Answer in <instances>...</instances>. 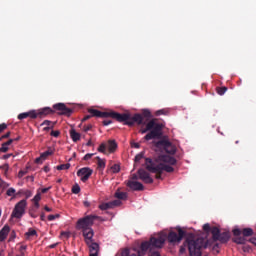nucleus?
<instances>
[{"label":"nucleus","mask_w":256,"mask_h":256,"mask_svg":"<svg viewBox=\"0 0 256 256\" xmlns=\"http://www.w3.org/2000/svg\"><path fill=\"white\" fill-rule=\"evenodd\" d=\"M147 131L150 132L147 133ZM140 133H142V135H145V133H147L144 137L145 141H151V139H159V137L163 135V124H159L155 122V120H150L146 124L145 128L142 127L140 129Z\"/></svg>","instance_id":"1"},{"label":"nucleus","mask_w":256,"mask_h":256,"mask_svg":"<svg viewBox=\"0 0 256 256\" xmlns=\"http://www.w3.org/2000/svg\"><path fill=\"white\" fill-rule=\"evenodd\" d=\"M97 219V216L94 215H88L84 218H81L77 221V229L82 231V235L84 238L87 237V239H91L93 235H95V232L93 231V223Z\"/></svg>","instance_id":"2"},{"label":"nucleus","mask_w":256,"mask_h":256,"mask_svg":"<svg viewBox=\"0 0 256 256\" xmlns=\"http://www.w3.org/2000/svg\"><path fill=\"white\" fill-rule=\"evenodd\" d=\"M55 111H59V115H65L66 117H71L73 115V109L68 108L64 103H57L53 105V109L51 107H44L38 111L37 117H43L47 115H53Z\"/></svg>","instance_id":"3"},{"label":"nucleus","mask_w":256,"mask_h":256,"mask_svg":"<svg viewBox=\"0 0 256 256\" xmlns=\"http://www.w3.org/2000/svg\"><path fill=\"white\" fill-rule=\"evenodd\" d=\"M122 115H128L129 119L124 120V125H128V127H133V125H147V121L153 117L151 115V111L144 109L142 114L136 113L131 116L130 113H123Z\"/></svg>","instance_id":"4"},{"label":"nucleus","mask_w":256,"mask_h":256,"mask_svg":"<svg viewBox=\"0 0 256 256\" xmlns=\"http://www.w3.org/2000/svg\"><path fill=\"white\" fill-rule=\"evenodd\" d=\"M88 113L90 114V117H100L102 119H107L110 117L111 119H115L116 121H118V123H123L124 121H127V119H129L128 114H121L113 110H110L108 112H101L97 109L91 108L88 109Z\"/></svg>","instance_id":"5"},{"label":"nucleus","mask_w":256,"mask_h":256,"mask_svg":"<svg viewBox=\"0 0 256 256\" xmlns=\"http://www.w3.org/2000/svg\"><path fill=\"white\" fill-rule=\"evenodd\" d=\"M145 167L149 171V173H161V171H166V173H173V171H175V168H173V166L159 163V161H157L156 159L153 160L151 158L145 159Z\"/></svg>","instance_id":"6"},{"label":"nucleus","mask_w":256,"mask_h":256,"mask_svg":"<svg viewBox=\"0 0 256 256\" xmlns=\"http://www.w3.org/2000/svg\"><path fill=\"white\" fill-rule=\"evenodd\" d=\"M186 244L188 247L190 256H202L201 249L205 245V240L203 238L193 239V237L186 239Z\"/></svg>","instance_id":"7"},{"label":"nucleus","mask_w":256,"mask_h":256,"mask_svg":"<svg viewBox=\"0 0 256 256\" xmlns=\"http://www.w3.org/2000/svg\"><path fill=\"white\" fill-rule=\"evenodd\" d=\"M232 233L234 235V243H237V245H245V243H247V239H245V237H252L253 229L244 228L241 230L239 228H236L232 231Z\"/></svg>","instance_id":"8"},{"label":"nucleus","mask_w":256,"mask_h":256,"mask_svg":"<svg viewBox=\"0 0 256 256\" xmlns=\"http://www.w3.org/2000/svg\"><path fill=\"white\" fill-rule=\"evenodd\" d=\"M25 209H27V200L23 199L15 205L11 219H21L25 215Z\"/></svg>","instance_id":"9"},{"label":"nucleus","mask_w":256,"mask_h":256,"mask_svg":"<svg viewBox=\"0 0 256 256\" xmlns=\"http://www.w3.org/2000/svg\"><path fill=\"white\" fill-rule=\"evenodd\" d=\"M178 234L175 231H170L167 236L169 243H179L185 237V231L181 228H177Z\"/></svg>","instance_id":"10"},{"label":"nucleus","mask_w":256,"mask_h":256,"mask_svg":"<svg viewBox=\"0 0 256 256\" xmlns=\"http://www.w3.org/2000/svg\"><path fill=\"white\" fill-rule=\"evenodd\" d=\"M156 145L157 147H163L168 155H175V153H177V147H175L169 140H159Z\"/></svg>","instance_id":"11"},{"label":"nucleus","mask_w":256,"mask_h":256,"mask_svg":"<svg viewBox=\"0 0 256 256\" xmlns=\"http://www.w3.org/2000/svg\"><path fill=\"white\" fill-rule=\"evenodd\" d=\"M86 245L89 247L90 255L89 256H99V244L93 241V237L89 239L84 238Z\"/></svg>","instance_id":"12"},{"label":"nucleus","mask_w":256,"mask_h":256,"mask_svg":"<svg viewBox=\"0 0 256 256\" xmlns=\"http://www.w3.org/2000/svg\"><path fill=\"white\" fill-rule=\"evenodd\" d=\"M91 175H93V169L89 167H84L77 171V176L80 177L83 183L89 181V177H91Z\"/></svg>","instance_id":"13"},{"label":"nucleus","mask_w":256,"mask_h":256,"mask_svg":"<svg viewBox=\"0 0 256 256\" xmlns=\"http://www.w3.org/2000/svg\"><path fill=\"white\" fill-rule=\"evenodd\" d=\"M137 174L140 181H143V183H146L147 185H151L153 183L151 174H149V172H147L145 169L143 168L138 169Z\"/></svg>","instance_id":"14"},{"label":"nucleus","mask_w":256,"mask_h":256,"mask_svg":"<svg viewBox=\"0 0 256 256\" xmlns=\"http://www.w3.org/2000/svg\"><path fill=\"white\" fill-rule=\"evenodd\" d=\"M126 185L132 191H143L145 189V186H143V184H141V182H137V181H133V180H128Z\"/></svg>","instance_id":"15"},{"label":"nucleus","mask_w":256,"mask_h":256,"mask_svg":"<svg viewBox=\"0 0 256 256\" xmlns=\"http://www.w3.org/2000/svg\"><path fill=\"white\" fill-rule=\"evenodd\" d=\"M27 117H30V119H37V110H31L29 112L20 113L18 115V119L20 121H23V119H27Z\"/></svg>","instance_id":"16"},{"label":"nucleus","mask_w":256,"mask_h":256,"mask_svg":"<svg viewBox=\"0 0 256 256\" xmlns=\"http://www.w3.org/2000/svg\"><path fill=\"white\" fill-rule=\"evenodd\" d=\"M160 161H162V163H167L168 165H177V159L169 155L160 156Z\"/></svg>","instance_id":"17"},{"label":"nucleus","mask_w":256,"mask_h":256,"mask_svg":"<svg viewBox=\"0 0 256 256\" xmlns=\"http://www.w3.org/2000/svg\"><path fill=\"white\" fill-rule=\"evenodd\" d=\"M9 231H11V228L9 227V225H5L0 230V241H5L7 239V235H9Z\"/></svg>","instance_id":"18"},{"label":"nucleus","mask_w":256,"mask_h":256,"mask_svg":"<svg viewBox=\"0 0 256 256\" xmlns=\"http://www.w3.org/2000/svg\"><path fill=\"white\" fill-rule=\"evenodd\" d=\"M70 137L74 143H77V141H81V134L77 132L75 129L70 130Z\"/></svg>","instance_id":"19"},{"label":"nucleus","mask_w":256,"mask_h":256,"mask_svg":"<svg viewBox=\"0 0 256 256\" xmlns=\"http://www.w3.org/2000/svg\"><path fill=\"white\" fill-rule=\"evenodd\" d=\"M229 239H230L229 232H223V233H220L217 241H220V243H227Z\"/></svg>","instance_id":"20"},{"label":"nucleus","mask_w":256,"mask_h":256,"mask_svg":"<svg viewBox=\"0 0 256 256\" xmlns=\"http://www.w3.org/2000/svg\"><path fill=\"white\" fill-rule=\"evenodd\" d=\"M210 231L212 234V239L214 241H217L219 239V235H221V230H219L216 226H214Z\"/></svg>","instance_id":"21"},{"label":"nucleus","mask_w":256,"mask_h":256,"mask_svg":"<svg viewBox=\"0 0 256 256\" xmlns=\"http://www.w3.org/2000/svg\"><path fill=\"white\" fill-rule=\"evenodd\" d=\"M108 150L109 153H115V151H117V142H115V140L108 141Z\"/></svg>","instance_id":"22"},{"label":"nucleus","mask_w":256,"mask_h":256,"mask_svg":"<svg viewBox=\"0 0 256 256\" xmlns=\"http://www.w3.org/2000/svg\"><path fill=\"white\" fill-rule=\"evenodd\" d=\"M96 160H97L98 169H100V171H103L106 165L105 159H101V157L97 156Z\"/></svg>","instance_id":"23"},{"label":"nucleus","mask_w":256,"mask_h":256,"mask_svg":"<svg viewBox=\"0 0 256 256\" xmlns=\"http://www.w3.org/2000/svg\"><path fill=\"white\" fill-rule=\"evenodd\" d=\"M99 209H101V211H107V209H113V204L111 202L102 203L99 205Z\"/></svg>","instance_id":"24"},{"label":"nucleus","mask_w":256,"mask_h":256,"mask_svg":"<svg viewBox=\"0 0 256 256\" xmlns=\"http://www.w3.org/2000/svg\"><path fill=\"white\" fill-rule=\"evenodd\" d=\"M6 195L7 197H12V199H15L17 197V190H15V188H9L6 191Z\"/></svg>","instance_id":"25"},{"label":"nucleus","mask_w":256,"mask_h":256,"mask_svg":"<svg viewBox=\"0 0 256 256\" xmlns=\"http://www.w3.org/2000/svg\"><path fill=\"white\" fill-rule=\"evenodd\" d=\"M115 197L116 199H121L122 201H125V199H127V192L116 191Z\"/></svg>","instance_id":"26"},{"label":"nucleus","mask_w":256,"mask_h":256,"mask_svg":"<svg viewBox=\"0 0 256 256\" xmlns=\"http://www.w3.org/2000/svg\"><path fill=\"white\" fill-rule=\"evenodd\" d=\"M70 168H71L70 163L61 164L56 167L57 171H67V169H70Z\"/></svg>","instance_id":"27"},{"label":"nucleus","mask_w":256,"mask_h":256,"mask_svg":"<svg viewBox=\"0 0 256 256\" xmlns=\"http://www.w3.org/2000/svg\"><path fill=\"white\" fill-rule=\"evenodd\" d=\"M35 235H37V230L33 228H29V230L25 233L27 239H29V237H35Z\"/></svg>","instance_id":"28"},{"label":"nucleus","mask_w":256,"mask_h":256,"mask_svg":"<svg viewBox=\"0 0 256 256\" xmlns=\"http://www.w3.org/2000/svg\"><path fill=\"white\" fill-rule=\"evenodd\" d=\"M161 115H169V109H160L155 112L156 117H159Z\"/></svg>","instance_id":"29"},{"label":"nucleus","mask_w":256,"mask_h":256,"mask_svg":"<svg viewBox=\"0 0 256 256\" xmlns=\"http://www.w3.org/2000/svg\"><path fill=\"white\" fill-rule=\"evenodd\" d=\"M29 215L30 217H32L33 219H37L39 217V214H37V210L35 208H31L29 210Z\"/></svg>","instance_id":"30"},{"label":"nucleus","mask_w":256,"mask_h":256,"mask_svg":"<svg viewBox=\"0 0 256 256\" xmlns=\"http://www.w3.org/2000/svg\"><path fill=\"white\" fill-rule=\"evenodd\" d=\"M72 193H74V195H79V193H81V187L79 186V184H75L72 187Z\"/></svg>","instance_id":"31"},{"label":"nucleus","mask_w":256,"mask_h":256,"mask_svg":"<svg viewBox=\"0 0 256 256\" xmlns=\"http://www.w3.org/2000/svg\"><path fill=\"white\" fill-rule=\"evenodd\" d=\"M98 152L105 155L107 153V145H105V143L100 144L98 147Z\"/></svg>","instance_id":"32"},{"label":"nucleus","mask_w":256,"mask_h":256,"mask_svg":"<svg viewBox=\"0 0 256 256\" xmlns=\"http://www.w3.org/2000/svg\"><path fill=\"white\" fill-rule=\"evenodd\" d=\"M216 91L218 95H225V93H227V87H218Z\"/></svg>","instance_id":"33"},{"label":"nucleus","mask_w":256,"mask_h":256,"mask_svg":"<svg viewBox=\"0 0 256 256\" xmlns=\"http://www.w3.org/2000/svg\"><path fill=\"white\" fill-rule=\"evenodd\" d=\"M111 171H112V173H119L121 171V166H119L118 164H114L111 167Z\"/></svg>","instance_id":"34"},{"label":"nucleus","mask_w":256,"mask_h":256,"mask_svg":"<svg viewBox=\"0 0 256 256\" xmlns=\"http://www.w3.org/2000/svg\"><path fill=\"white\" fill-rule=\"evenodd\" d=\"M49 155H53V150L45 151L44 153L41 154V157L43 158V160H45L49 157Z\"/></svg>","instance_id":"35"},{"label":"nucleus","mask_w":256,"mask_h":256,"mask_svg":"<svg viewBox=\"0 0 256 256\" xmlns=\"http://www.w3.org/2000/svg\"><path fill=\"white\" fill-rule=\"evenodd\" d=\"M141 159H143V152L137 154L134 158L135 163H139V161H141Z\"/></svg>","instance_id":"36"},{"label":"nucleus","mask_w":256,"mask_h":256,"mask_svg":"<svg viewBox=\"0 0 256 256\" xmlns=\"http://www.w3.org/2000/svg\"><path fill=\"white\" fill-rule=\"evenodd\" d=\"M211 225H209V223H206L203 225V231H205V233H209L211 231Z\"/></svg>","instance_id":"37"},{"label":"nucleus","mask_w":256,"mask_h":256,"mask_svg":"<svg viewBox=\"0 0 256 256\" xmlns=\"http://www.w3.org/2000/svg\"><path fill=\"white\" fill-rule=\"evenodd\" d=\"M59 217H61V215H59V214H56V215L51 214V215L48 216V221H55V219H59Z\"/></svg>","instance_id":"38"},{"label":"nucleus","mask_w":256,"mask_h":256,"mask_svg":"<svg viewBox=\"0 0 256 256\" xmlns=\"http://www.w3.org/2000/svg\"><path fill=\"white\" fill-rule=\"evenodd\" d=\"M7 151H9V147H7V145H5V143H3L2 147H0V152L7 153Z\"/></svg>","instance_id":"39"},{"label":"nucleus","mask_w":256,"mask_h":256,"mask_svg":"<svg viewBox=\"0 0 256 256\" xmlns=\"http://www.w3.org/2000/svg\"><path fill=\"white\" fill-rule=\"evenodd\" d=\"M32 201H34V202H40L41 201V193H37L35 196H34V198L32 199Z\"/></svg>","instance_id":"40"},{"label":"nucleus","mask_w":256,"mask_h":256,"mask_svg":"<svg viewBox=\"0 0 256 256\" xmlns=\"http://www.w3.org/2000/svg\"><path fill=\"white\" fill-rule=\"evenodd\" d=\"M0 169H2L5 172V175H7V171H9V164H4L0 166Z\"/></svg>","instance_id":"41"},{"label":"nucleus","mask_w":256,"mask_h":256,"mask_svg":"<svg viewBox=\"0 0 256 256\" xmlns=\"http://www.w3.org/2000/svg\"><path fill=\"white\" fill-rule=\"evenodd\" d=\"M50 135L52 136V137H59V135H61V132H59V131H55V130H52V132L50 133Z\"/></svg>","instance_id":"42"},{"label":"nucleus","mask_w":256,"mask_h":256,"mask_svg":"<svg viewBox=\"0 0 256 256\" xmlns=\"http://www.w3.org/2000/svg\"><path fill=\"white\" fill-rule=\"evenodd\" d=\"M93 155H95V154H93V153H88V154H86V155L83 157L84 161H89V159H91V157H93Z\"/></svg>","instance_id":"43"},{"label":"nucleus","mask_w":256,"mask_h":256,"mask_svg":"<svg viewBox=\"0 0 256 256\" xmlns=\"http://www.w3.org/2000/svg\"><path fill=\"white\" fill-rule=\"evenodd\" d=\"M91 129H93V125L89 124L87 126H84L83 131L87 133V131H91Z\"/></svg>","instance_id":"44"},{"label":"nucleus","mask_w":256,"mask_h":256,"mask_svg":"<svg viewBox=\"0 0 256 256\" xmlns=\"http://www.w3.org/2000/svg\"><path fill=\"white\" fill-rule=\"evenodd\" d=\"M7 129V125L5 123L0 124V133H3Z\"/></svg>","instance_id":"45"},{"label":"nucleus","mask_w":256,"mask_h":256,"mask_svg":"<svg viewBox=\"0 0 256 256\" xmlns=\"http://www.w3.org/2000/svg\"><path fill=\"white\" fill-rule=\"evenodd\" d=\"M32 196H33V192H32V191L27 190V191L25 192V197H26V199H29V198L32 197Z\"/></svg>","instance_id":"46"},{"label":"nucleus","mask_w":256,"mask_h":256,"mask_svg":"<svg viewBox=\"0 0 256 256\" xmlns=\"http://www.w3.org/2000/svg\"><path fill=\"white\" fill-rule=\"evenodd\" d=\"M111 123H113V121H111V120H104L102 122V125H104V127H107V125H111Z\"/></svg>","instance_id":"47"},{"label":"nucleus","mask_w":256,"mask_h":256,"mask_svg":"<svg viewBox=\"0 0 256 256\" xmlns=\"http://www.w3.org/2000/svg\"><path fill=\"white\" fill-rule=\"evenodd\" d=\"M9 137H11V132H7L6 134H4L1 139H9Z\"/></svg>","instance_id":"48"},{"label":"nucleus","mask_w":256,"mask_h":256,"mask_svg":"<svg viewBox=\"0 0 256 256\" xmlns=\"http://www.w3.org/2000/svg\"><path fill=\"white\" fill-rule=\"evenodd\" d=\"M131 146L134 147V149H139L141 147V145L137 142L132 143Z\"/></svg>","instance_id":"49"},{"label":"nucleus","mask_w":256,"mask_h":256,"mask_svg":"<svg viewBox=\"0 0 256 256\" xmlns=\"http://www.w3.org/2000/svg\"><path fill=\"white\" fill-rule=\"evenodd\" d=\"M112 204V207H117V205H119V200H114L112 202H110Z\"/></svg>","instance_id":"50"},{"label":"nucleus","mask_w":256,"mask_h":256,"mask_svg":"<svg viewBox=\"0 0 256 256\" xmlns=\"http://www.w3.org/2000/svg\"><path fill=\"white\" fill-rule=\"evenodd\" d=\"M152 173H156V179H161V175H163V171H161V172H152Z\"/></svg>","instance_id":"51"},{"label":"nucleus","mask_w":256,"mask_h":256,"mask_svg":"<svg viewBox=\"0 0 256 256\" xmlns=\"http://www.w3.org/2000/svg\"><path fill=\"white\" fill-rule=\"evenodd\" d=\"M41 125H46V127H49L51 125V121L45 120Z\"/></svg>","instance_id":"52"},{"label":"nucleus","mask_w":256,"mask_h":256,"mask_svg":"<svg viewBox=\"0 0 256 256\" xmlns=\"http://www.w3.org/2000/svg\"><path fill=\"white\" fill-rule=\"evenodd\" d=\"M13 143V139H9L7 142H4V145H6V147H9V145H11Z\"/></svg>","instance_id":"53"},{"label":"nucleus","mask_w":256,"mask_h":256,"mask_svg":"<svg viewBox=\"0 0 256 256\" xmlns=\"http://www.w3.org/2000/svg\"><path fill=\"white\" fill-rule=\"evenodd\" d=\"M131 179L132 181H137V179H139V176L137 174H132Z\"/></svg>","instance_id":"54"},{"label":"nucleus","mask_w":256,"mask_h":256,"mask_svg":"<svg viewBox=\"0 0 256 256\" xmlns=\"http://www.w3.org/2000/svg\"><path fill=\"white\" fill-rule=\"evenodd\" d=\"M89 119H91V114L86 115V116L82 119V122H83V121H89Z\"/></svg>","instance_id":"55"},{"label":"nucleus","mask_w":256,"mask_h":256,"mask_svg":"<svg viewBox=\"0 0 256 256\" xmlns=\"http://www.w3.org/2000/svg\"><path fill=\"white\" fill-rule=\"evenodd\" d=\"M25 171H23V170H21V171H19V173H18V177H24V175H25Z\"/></svg>","instance_id":"56"},{"label":"nucleus","mask_w":256,"mask_h":256,"mask_svg":"<svg viewBox=\"0 0 256 256\" xmlns=\"http://www.w3.org/2000/svg\"><path fill=\"white\" fill-rule=\"evenodd\" d=\"M43 171L45 173H49V171H51V169L49 168V166H44Z\"/></svg>","instance_id":"57"},{"label":"nucleus","mask_w":256,"mask_h":256,"mask_svg":"<svg viewBox=\"0 0 256 256\" xmlns=\"http://www.w3.org/2000/svg\"><path fill=\"white\" fill-rule=\"evenodd\" d=\"M49 190H51V186L48 187V188H43V189L41 190V193H47V191H49Z\"/></svg>","instance_id":"58"},{"label":"nucleus","mask_w":256,"mask_h":256,"mask_svg":"<svg viewBox=\"0 0 256 256\" xmlns=\"http://www.w3.org/2000/svg\"><path fill=\"white\" fill-rule=\"evenodd\" d=\"M41 161H43V157H38L35 159V163H41Z\"/></svg>","instance_id":"59"},{"label":"nucleus","mask_w":256,"mask_h":256,"mask_svg":"<svg viewBox=\"0 0 256 256\" xmlns=\"http://www.w3.org/2000/svg\"><path fill=\"white\" fill-rule=\"evenodd\" d=\"M61 235H62L63 237H67V238L70 237L69 232H62Z\"/></svg>","instance_id":"60"},{"label":"nucleus","mask_w":256,"mask_h":256,"mask_svg":"<svg viewBox=\"0 0 256 256\" xmlns=\"http://www.w3.org/2000/svg\"><path fill=\"white\" fill-rule=\"evenodd\" d=\"M32 209H39V202H34V207Z\"/></svg>","instance_id":"61"},{"label":"nucleus","mask_w":256,"mask_h":256,"mask_svg":"<svg viewBox=\"0 0 256 256\" xmlns=\"http://www.w3.org/2000/svg\"><path fill=\"white\" fill-rule=\"evenodd\" d=\"M44 209H45V211H47L48 213H51V211H53V209L49 208V206H45Z\"/></svg>","instance_id":"62"},{"label":"nucleus","mask_w":256,"mask_h":256,"mask_svg":"<svg viewBox=\"0 0 256 256\" xmlns=\"http://www.w3.org/2000/svg\"><path fill=\"white\" fill-rule=\"evenodd\" d=\"M40 219H41L42 221H45V212H42V213H41Z\"/></svg>","instance_id":"63"},{"label":"nucleus","mask_w":256,"mask_h":256,"mask_svg":"<svg viewBox=\"0 0 256 256\" xmlns=\"http://www.w3.org/2000/svg\"><path fill=\"white\" fill-rule=\"evenodd\" d=\"M83 204H84V207H89L91 205V203H89L88 201H84Z\"/></svg>","instance_id":"64"}]
</instances>
